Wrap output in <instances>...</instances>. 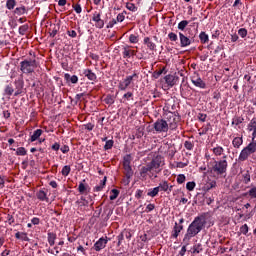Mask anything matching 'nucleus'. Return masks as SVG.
I'll list each match as a JSON object with an SVG mask.
<instances>
[{"label":"nucleus","mask_w":256,"mask_h":256,"mask_svg":"<svg viewBox=\"0 0 256 256\" xmlns=\"http://www.w3.org/2000/svg\"><path fill=\"white\" fill-rule=\"evenodd\" d=\"M165 165V158L161 155H156L146 166L140 170L141 177H147L149 173L150 179H157V175L161 173V167Z\"/></svg>","instance_id":"nucleus-1"},{"label":"nucleus","mask_w":256,"mask_h":256,"mask_svg":"<svg viewBox=\"0 0 256 256\" xmlns=\"http://www.w3.org/2000/svg\"><path fill=\"white\" fill-rule=\"evenodd\" d=\"M203 227H205V217H196L193 222L188 226L187 232L183 238V243H185V245H189L192 237L199 235V233L203 231Z\"/></svg>","instance_id":"nucleus-2"},{"label":"nucleus","mask_w":256,"mask_h":256,"mask_svg":"<svg viewBox=\"0 0 256 256\" xmlns=\"http://www.w3.org/2000/svg\"><path fill=\"white\" fill-rule=\"evenodd\" d=\"M253 153H256V141L249 143L245 148L242 149L238 157V161H247Z\"/></svg>","instance_id":"nucleus-3"},{"label":"nucleus","mask_w":256,"mask_h":256,"mask_svg":"<svg viewBox=\"0 0 256 256\" xmlns=\"http://www.w3.org/2000/svg\"><path fill=\"white\" fill-rule=\"evenodd\" d=\"M35 69H37V60H24L20 62V71L22 73H34Z\"/></svg>","instance_id":"nucleus-4"},{"label":"nucleus","mask_w":256,"mask_h":256,"mask_svg":"<svg viewBox=\"0 0 256 256\" xmlns=\"http://www.w3.org/2000/svg\"><path fill=\"white\" fill-rule=\"evenodd\" d=\"M227 160L215 161L212 166V172L216 173V175H224L227 173Z\"/></svg>","instance_id":"nucleus-5"},{"label":"nucleus","mask_w":256,"mask_h":256,"mask_svg":"<svg viewBox=\"0 0 256 256\" xmlns=\"http://www.w3.org/2000/svg\"><path fill=\"white\" fill-rule=\"evenodd\" d=\"M166 122L168 129L174 131V129H177V123H179V116L173 112H168L166 113Z\"/></svg>","instance_id":"nucleus-6"},{"label":"nucleus","mask_w":256,"mask_h":256,"mask_svg":"<svg viewBox=\"0 0 256 256\" xmlns=\"http://www.w3.org/2000/svg\"><path fill=\"white\" fill-rule=\"evenodd\" d=\"M153 127L157 133H167L169 131V124L163 119H158Z\"/></svg>","instance_id":"nucleus-7"},{"label":"nucleus","mask_w":256,"mask_h":256,"mask_svg":"<svg viewBox=\"0 0 256 256\" xmlns=\"http://www.w3.org/2000/svg\"><path fill=\"white\" fill-rule=\"evenodd\" d=\"M134 79H139V75L137 73H134L131 76H127L122 82H120L118 85L120 91H126L127 87L133 83Z\"/></svg>","instance_id":"nucleus-8"},{"label":"nucleus","mask_w":256,"mask_h":256,"mask_svg":"<svg viewBox=\"0 0 256 256\" xmlns=\"http://www.w3.org/2000/svg\"><path fill=\"white\" fill-rule=\"evenodd\" d=\"M123 167L127 179H131V177H133V169H131V160L129 159V156L124 157Z\"/></svg>","instance_id":"nucleus-9"},{"label":"nucleus","mask_w":256,"mask_h":256,"mask_svg":"<svg viewBox=\"0 0 256 256\" xmlns=\"http://www.w3.org/2000/svg\"><path fill=\"white\" fill-rule=\"evenodd\" d=\"M191 82L193 85H195V87H199L200 89H205V87H207L205 81H203V79H201L199 76H192Z\"/></svg>","instance_id":"nucleus-10"},{"label":"nucleus","mask_w":256,"mask_h":256,"mask_svg":"<svg viewBox=\"0 0 256 256\" xmlns=\"http://www.w3.org/2000/svg\"><path fill=\"white\" fill-rule=\"evenodd\" d=\"M122 49V55L124 59H130V57L137 55V52L135 50H132L131 46H124Z\"/></svg>","instance_id":"nucleus-11"},{"label":"nucleus","mask_w":256,"mask_h":256,"mask_svg":"<svg viewBox=\"0 0 256 256\" xmlns=\"http://www.w3.org/2000/svg\"><path fill=\"white\" fill-rule=\"evenodd\" d=\"M109 240L106 238H100L95 244H94V249L95 251H101L102 249H105L107 247V243Z\"/></svg>","instance_id":"nucleus-12"},{"label":"nucleus","mask_w":256,"mask_h":256,"mask_svg":"<svg viewBox=\"0 0 256 256\" xmlns=\"http://www.w3.org/2000/svg\"><path fill=\"white\" fill-rule=\"evenodd\" d=\"M164 79L169 87H174V85H177V81H179V77L171 74L166 75Z\"/></svg>","instance_id":"nucleus-13"},{"label":"nucleus","mask_w":256,"mask_h":256,"mask_svg":"<svg viewBox=\"0 0 256 256\" xmlns=\"http://www.w3.org/2000/svg\"><path fill=\"white\" fill-rule=\"evenodd\" d=\"M144 45H146L147 49H149V51H155V49H157V44H155V42H153V39H151V37H145L143 40Z\"/></svg>","instance_id":"nucleus-14"},{"label":"nucleus","mask_w":256,"mask_h":256,"mask_svg":"<svg viewBox=\"0 0 256 256\" xmlns=\"http://www.w3.org/2000/svg\"><path fill=\"white\" fill-rule=\"evenodd\" d=\"M180 47H189L191 45V39L185 36L182 32H179Z\"/></svg>","instance_id":"nucleus-15"},{"label":"nucleus","mask_w":256,"mask_h":256,"mask_svg":"<svg viewBox=\"0 0 256 256\" xmlns=\"http://www.w3.org/2000/svg\"><path fill=\"white\" fill-rule=\"evenodd\" d=\"M76 205L79 211H85V207L89 205V201H87V199H85V197L82 196L80 199L76 201Z\"/></svg>","instance_id":"nucleus-16"},{"label":"nucleus","mask_w":256,"mask_h":256,"mask_svg":"<svg viewBox=\"0 0 256 256\" xmlns=\"http://www.w3.org/2000/svg\"><path fill=\"white\" fill-rule=\"evenodd\" d=\"M248 131L252 132V142L256 139V120L252 119L250 123L248 124Z\"/></svg>","instance_id":"nucleus-17"},{"label":"nucleus","mask_w":256,"mask_h":256,"mask_svg":"<svg viewBox=\"0 0 256 256\" xmlns=\"http://www.w3.org/2000/svg\"><path fill=\"white\" fill-rule=\"evenodd\" d=\"M181 231H183V225H179V224L175 223L171 237L173 239H177L179 237V234L181 233Z\"/></svg>","instance_id":"nucleus-18"},{"label":"nucleus","mask_w":256,"mask_h":256,"mask_svg":"<svg viewBox=\"0 0 256 256\" xmlns=\"http://www.w3.org/2000/svg\"><path fill=\"white\" fill-rule=\"evenodd\" d=\"M43 135V130L37 129L33 132V134L30 136V143H35V141H38V139Z\"/></svg>","instance_id":"nucleus-19"},{"label":"nucleus","mask_w":256,"mask_h":256,"mask_svg":"<svg viewBox=\"0 0 256 256\" xmlns=\"http://www.w3.org/2000/svg\"><path fill=\"white\" fill-rule=\"evenodd\" d=\"M36 197L39 201H46V203H49V197H47V192L43 190H39L36 192Z\"/></svg>","instance_id":"nucleus-20"},{"label":"nucleus","mask_w":256,"mask_h":256,"mask_svg":"<svg viewBox=\"0 0 256 256\" xmlns=\"http://www.w3.org/2000/svg\"><path fill=\"white\" fill-rule=\"evenodd\" d=\"M159 188V191H164V192H171L173 190V186H169V183L167 181H163L157 186Z\"/></svg>","instance_id":"nucleus-21"},{"label":"nucleus","mask_w":256,"mask_h":256,"mask_svg":"<svg viewBox=\"0 0 256 256\" xmlns=\"http://www.w3.org/2000/svg\"><path fill=\"white\" fill-rule=\"evenodd\" d=\"M83 73H84L85 77H87V79H89V81H95V79H97V75H95V73H93V71H91L90 69L84 70Z\"/></svg>","instance_id":"nucleus-22"},{"label":"nucleus","mask_w":256,"mask_h":256,"mask_svg":"<svg viewBox=\"0 0 256 256\" xmlns=\"http://www.w3.org/2000/svg\"><path fill=\"white\" fill-rule=\"evenodd\" d=\"M89 189V185L85 184V180L79 183L78 191L81 193V195L87 193V190Z\"/></svg>","instance_id":"nucleus-23"},{"label":"nucleus","mask_w":256,"mask_h":256,"mask_svg":"<svg viewBox=\"0 0 256 256\" xmlns=\"http://www.w3.org/2000/svg\"><path fill=\"white\" fill-rule=\"evenodd\" d=\"M225 152V149L221 146H216L212 149V153L215 155V157H221L223 153Z\"/></svg>","instance_id":"nucleus-24"},{"label":"nucleus","mask_w":256,"mask_h":256,"mask_svg":"<svg viewBox=\"0 0 256 256\" xmlns=\"http://www.w3.org/2000/svg\"><path fill=\"white\" fill-rule=\"evenodd\" d=\"M233 147L239 149L243 145V138L242 137H235L232 141Z\"/></svg>","instance_id":"nucleus-25"},{"label":"nucleus","mask_w":256,"mask_h":256,"mask_svg":"<svg viewBox=\"0 0 256 256\" xmlns=\"http://www.w3.org/2000/svg\"><path fill=\"white\" fill-rule=\"evenodd\" d=\"M55 239H57V234H55L53 232H49L48 233V243L51 247H53V245H55Z\"/></svg>","instance_id":"nucleus-26"},{"label":"nucleus","mask_w":256,"mask_h":256,"mask_svg":"<svg viewBox=\"0 0 256 256\" xmlns=\"http://www.w3.org/2000/svg\"><path fill=\"white\" fill-rule=\"evenodd\" d=\"M106 183H107V177H104L103 180L100 181V185L94 188V191L96 192L103 191V189H105Z\"/></svg>","instance_id":"nucleus-27"},{"label":"nucleus","mask_w":256,"mask_h":256,"mask_svg":"<svg viewBox=\"0 0 256 256\" xmlns=\"http://www.w3.org/2000/svg\"><path fill=\"white\" fill-rule=\"evenodd\" d=\"M147 195H148V197H157V195H159V188L155 187V188L149 190Z\"/></svg>","instance_id":"nucleus-28"},{"label":"nucleus","mask_w":256,"mask_h":256,"mask_svg":"<svg viewBox=\"0 0 256 256\" xmlns=\"http://www.w3.org/2000/svg\"><path fill=\"white\" fill-rule=\"evenodd\" d=\"M199 39H200L201 43H208L209 35H207V33H205V32H201L199 35Z\"/></svg>","instance_id":"nucleus-29"},{"label":"nucleus","mask_w":256,"mask_h":256,"mask_svg":"<svg viewBox=\"0 0 256 256\" xmlns=\"http://www.w3.org/2000/svg\"><path fill=\"white\" fill-rule=\"evenodd\" d=\"M246 195H249L250 199H256V186L251 187Z\"/></svg>","instance_id":"nucleus-30"},{"label":"nucleus","mask_w":256,"mask_h":256,"mask_svg":"<svg viewBox=\"0 0 256 256\" xmlns=\"http://www.w3.org/2000/svg\"><path fill=\"white\" fill-rule=\"evenodd\" d=\"M126 9H128V11H131L132 13H136V11L138 10L137 6H135V4L131 2L126 3Z\"/></svg>","instance_id":"nucleus-31"},{"label":"nucleus","mask_w":256,"mask_h":256,"mask_svg":"<svg viewBox=\"0 0 256 256\" xmlns=\"http://www.w3.org/2000/svg\"><path fill=\"white\" fill-rule=\"evenodd\" d=\"M15 5H17V2L15 0H7L6 1V7L11 11L12 9H15Z\"/></svg>","instance_id":"nucleus-32"},{"label":"nucleus","mask_w":256,"mask_h":256,"mask_svg":"<svg viewBox=\"0 0 256 256\" xmlns=\"http://www.w3.org/2000/svg\"><path fill=\"white\" fill-rule=\"evenodd\" d=\"M202 251H203V246L201 244H196L192 248V253L194 254H199Z\"/></svg>","instance_id":"nucleus-33"},{"label":"nucleus","mask_w":256,"mask_h":256,"mask_svg":"<svg viewBox=\"0 0 256 256\" xmlns=\"http://www.w3.org/2000/svg\"><path fill=\"white\" fill-rule=\"evenodd\" d=\"M104 103H106V105H113V103H115V97L112 95L106 96Z\"/></svg>","instance_id":"nucleus-34"},{"label":"nucleus","mask_w":256,"mask_h":256,"mask_svg":"<svg viewBox=\"0 0 256 256\" xmlns=\"http://www.w3.org/2000/svg\"><path fill=\"white\" fill-rule=\"evenodd\" d=\"M187 25H189V21L187 20H182L181 22H179L178 24V29L180 31H185V28L187 27Z\"/></svg>","instance_id":"nucleus-35"},{"label":"nucleus","mask_w":256,"mask_h":256,"mask_svg":"<svg viewBox=\"0 0 256 256\" xmlns=\"http://www.w3.org/2000/svg\"><path fill=\"white\" fill-rule=\"evenodd\" d=\"M27 31H29V25L28 24H24V25L19 27V34L20 35H25L27 33Z\"/></svg>","instance_id":"nucleus-36"},{"label":"nucleus","mask_w":256,"mask_h":256,"mask_svg":"<svg viewBox=\"0 0 256 256\" xmlns=\"http://www.w3.org/2000/svg\"><path fill=\"white\" fill-rule=\"evenodd\" d=\"M111 193L112 194L110 195V201H115V199H117V197H119V190L112 189Z\"/></svg>","instance_id":"nucleus-37"},{"label":"nucleus","mask_w":256,"mask_h":256,"mask_svg":"<svg viewBox=\"0 0 256 256\" xmlns=\"http://www.w3.org/2000/svg\"><path fill=\"white\" fill-rule=\"evenodd\" d=\"M125 15H127L126 11L119 13L116 17V21H118V23H123V21H125Z\"/></svg>","instance_id":"nucleus-38"},{"label":"nucleus","mask_w":256,"mask_h":256,"mask_svg":"<svg viewBox=\"0 0 256 256\" xmlns=\"http://www.w3.org/2000/svg\"><path fill=\"white\" fill-rule=\"evenodd\" d=\"M71 173V166L66 165L62 168V175L64 177H67V175H69Z\"/></svg>","instance_id":"nucleus-39"},{"label":"nucleus","mask_w":256,"mask_h":256,"mask_svg":"<svg viewBox=\"0 0 256 256\" xmlns=\"http://www.w3.org/2000/svg\"><path fill=\"white\" fill-rule=\"evenodd\" d=\"M16 155H20L21 157H24V155H27V150L25 147H19L16 150Z\"/></svg>","instance_id":"nucleus-40"},{"label":"nucleus","mask_w":256,"mask_h":256,"mask_svg":"<svg viewBox=\"0 0 256 256\" xmlns=\"http://www.w3.org/2000/svg\"><path fill=\"white\" fill-rule=\"evenodd\" d=\"M114 141L113 140H108L106 141L105 145H104V149L105 151H109V149H113V145H114Z\"/></svg>","instance_id":"nucleus-41"},{"label":"nucleus","mask_w":256,"mask_h":256,"mask_svg":"<svg viewBox=\"0 0 256 256\" xmlns=\"http://www.w3.org/2000/svg\"><path fill=\"white\" fill-rule=\"evenodd\" d=\"M184 147H185V149H187L188 151H193V147H195V145H194L193 142H191V141H185V142H184Z\"/></svg>","instance_id":"nucleus-42"},{"label":"nucleus","mask_w":256,"mask_h":256,"mask_svg":"<svg viewBox=\"0 0 256 256\" xmlns=\"http://www.w3.org/2000/svg\"><path fill=\"white\" fill-rule=\"evenodd\" d=\"M243 181H244L245 185H247L248 183L251 182V175L249 174L248 171L243 174Z\"/></svg>","instance_id":"nucleus-43"},{"label":"nucleus","mask_w":256,"mask_h":256,"mask_svg":"<svg viewBox=\"0 0 256 256\" xmlns=\"http://www.w3.org/2000/svg\"><path fill=\"white\" fill-rule=\"evenodd\" d=\"M25 6L22 7H18L15 9L14 13H16V15H25Z\"/></svg>","instance_id":"nucleus-44"},{"label":"nucleus","mask_w":256,"mask_h":256,"mask_svg":"<svg viewBox=\"0 0 256 256\" xmlns=\"http://www.w3.org/2000/svg\"><path fill=\"white\" fill-rule=\"evenodd\" d=\"M240 232L242 235H247L249 233V226L247 224H244L240 227Z\"/></svg>","instance_id":"nucleus-45"},{"label":"nucleus","mask_w":256,"mask_h":256,"mask_svg":"<svg viewBox=\"0 0 256 256\" xmlns=\"http://www.w3.org/2000/svg\"><path fill=\"white\" fill-rule=\"evenodd\" d=\"M123 99L125 101H133V93L132 92H127L123 95Z\"/></svg>","instance_id":"nucleus-46"},{"label":"nucleus","mask_w":256,"mask_h":256,"mask_svg":"<svg viewBox=\"0 0 256 256\" xmlns=\"http://www.w3.org/2000/svg\"><path fill=\"white\" fill-rule=\"evenodd\" d=\"M238 35H239L240 37H242V39H245V37H247V29H245V28H240V29L238 30Z\"/></svg>","instance_id":"nucleus-47"},{"label":"nucleus","mask_w":256,"mask_h":256,"mask_svg":"<svg viewBox=\"0 0 256 256\" xmlns=\"http://www.w3.org/2000/svg\"><path fill=\"white\" fill-rule=\"evenodd\" d=\"M129 41H130V43H139V36H137L135 34H131L129 36Z\"/></svg>","instance_id":"nucleus-48"},{"label":"nucleus","mask_w":256,"mask_h":256,"mask_svg":"<svg viewBox=\"0 0 256 256\" xmlns=\"http://www.w3.org/2000/svg\"><path fill=\"white\" fill-rule=\"evenodd\" d=\"M185 179H186V177H185L184 174H179V175L177 176L176 181H177V183H178L179 185H183V182L185 181Z\"/></svg>","instance_id":"nucleus-49"},{"label":"nucleus","mask_w":256,"mask_h":256,"mask_svg":"<svg viewBox=\"0 0 256 256\" xmlns=\"http://www.w3.org/2000/svg\"><path fill=\"white\" fill-rule=\"evenodd\" d=\"M92 21H94L95 23H97V21H101V13L100 12H94L93 17H92Z\"/></svg>","instance_id":"nucleus-50"},{"label":"nucleus","mask_w":256,"mask_h":256,"mask_svg":"<svg viewBox=\"0 0 256 256\" xmlns=\"http://www.w3.org/2000/svg\"><path fill=\"white\" fill-rule=\"evenodd\" d=\"M13 93H14L13 86H11V85L6 86L5 94L6 95H13Z\"/></svg>","instance_id":"nucleus-51"},{"label":"nucleus","mask_w":256,"mask_h":256,"mask_svg":"<svg viewBox=\"0 0 256 256\" xmlns=\"http://www.w3.org/2000/svg\"><path fill=\"white\" fill-rule=\"evenodd\" d=\"M241 123H243V118L241 117L233 118L232 125H241Z\"/></svg>","instance_id":"nucleus-52"},{"label":"nucleus","mask_w":256,"mask_h":256,"mask_svg":"<svg viewBox=\"0 0 256 256\" xmlns=\"http://www.w3.org/2000/svg\"><path fill=\"white\" fill-rule=\"evenodd\" d=\"M195 182H188L187 184H186V189L188 190V191H193V189H195Z\"/></svg>","instance_id":"nucleus-53"},{"label":"nucleus","mask_w":256,"mask_h":256,"mask_svg":"<svg viewBox=\"0 0 256 256\" xmlns=\"http://www.w3.org/2000/svg\"><path fill=\"white\" fill-rule=\"evenodd\" d=\"M95 27H97V29H103V27H105V22L103 20H98Z\"/></svg>","instance_id":"nucleus-54"},{"label":"nucleus","mask_w":256,"mask_h":256,"mask_svg":"<svg viewBox=\"0 0 256 256\" xmlns=\"http://www.w3.org/2000/svg\"><path fill=\"white\" fill-rule=\"evenodd\" d=\"M165 72V68H162L161 70L154 72V77L155 79H159V77H161V75H163V73Z\"/></svg>","instance_id":"nucleus-55"},{"label":"nucleus","mask_w":256,"mask_h":256,"mask_svg":"<svg viewBox=\"0 0 256 256\" xmlns=\"http://www.w3.org/2000/svg\"><path fill=\"white\" fill-rule=\"evenodd\" d=\"M168 39H170V41H177V34L170 32L168 34Z\"/></svg>","instance_id":"nucleus-56"},{"label":"nucleus","mask_w":256,"mask_h":256,"mask_svg":"<svg viewBox=\"0 0 256 256\" xmlns=\"http://www.w3.org/2000/svg\"><path fill=\"white\" fill-rule=\"evenodd\" d=\"M73 9L76 13H81L83 11V9L81 8V6L79 4H76L73 6Z\"/></svg>","instance_id":"nucleus-57"},{"label":"nucleus","mask_w":256,"mask_h":256,"mask_svg":"<svg viewBox=\"0 0 256 256\" xmlns=\"http://www.w3.org/2000/svg\"><path fill=\"white\" fill-rule=\"evenodd\" d=\"M20 239L21 241H29V236H27V233L21 232Z\"/></svg>","instance_id":"nucleus-58"},{"label":"nucleus","mask_w":256,"mask_h":256,"mask_svg":"<svg viewBox=\"0 0 256 256\" xmlns=\"http://www.w3.org/2000/svg\"><path fill=\"white\" fill-rule=\"evenodd\" d=\"M198 119L204 123V121L207 119V114L199 113Z\"/></svg>","instance_id":"nucleus-59"},{"label":"nucleus","mask_w":256,"mask_h":256,"mask_svg":"<svg viewBox=\"0 0 256 256\" xmlns=\"http://www.w3.org/2000/svg\"><path fill=\"white\" fill-rule=\"evenodd\" d=\"M85 129H87V131H93V129L95 128V125L88 123L86 125H84Z\"/></svg>","instance_id":"nucleus-60"},{"label":"nucleus","mask_w":256,"mask_h":256,"mask_svg":"<svg viewBox=\"0 0 256 256\" xmlns=\"http://www.w3.org/2000/svg\"><path fill=\"white\" fill-rule=\"evenodd\" d=\"M155 209V204H148L146 207V212L150 213V211H153Z\"/></svg>","instance_id":"nucleus-61"},{"label":"nucleus","mask_w":256,"mask_h":256,"mask_svg":"<svg viewBox=\"0 0 256 256\" xmlns=\"http://www.w3.org/2000/svg\"><path fill=\"white\" fill-rule=\"evenodd\" d=\"M135 197L136 199H141L143 197V190H137Z\"/></svg>","instance_id":"nucleus-62"},{"label":"nucleus","mask_w":256,"mask_h":256,"mask_svg":"<svg viewBox=\"0 0 256 256\" xmlns=\"http://www.w3.org/2000/svg\"><path fill=\"white\" fill-rule=\"evenodd\" d=\"M70 81L71 83L75 84V83H78L79 78L77 77V75H73L71 76Z\"/></svg>","instance_id":"nucleus-63"},{"label":"nucleus","mask_w":256,"mask_h":256,"mask_svg":"<svg viewBox=\"0 0 256 256\" xmlns=\"http://www.w3.org/2000/svg\"><path fill=\"white\" fill-rule=\"evenodd\" d=\"M60 151H62V153H69V146L64 145L60 148Z\"/></svg>","instance_id":"nucleus-64"}]
</instances>
